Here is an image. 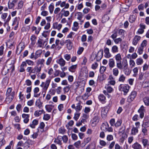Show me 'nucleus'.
Wrapping results in <instances>:
<instances>
[{"label":"nucleus","instance_id":"obj_1","mask_svg":"<svg viewBox=\"0 0 149 149\" xmlns=\"http://www.w3.org/2000/svg\"><path fill=\"white\" fill-rule=\"evenodd\" d=\"M41 70V66L39 67L37 65H36L34 67H28L26 69L27 72L30 74L33 73L36 74L37 73L40 72Z\"/></svg>","mask_w":149,"mask_h":149},{"label":"nucleus","instance_id":"obj_2","mask_svg":"<svg viewBox=\"0 0 149 149\" xmlns=\"http://www.w3.org/2000/svg\"><path fill=\"white\" fill-rule=\"evenodd\" d=\"M128 63L127 60L123 62V64L122 65V68L119 69L120 70H123L125 74L126 75H129L131 72L128 68Z\"/></svg>","mask_w":149,"mask_h":149},{"label":"nucleus","instance_id":"obj_3","mask_svg":"<svg viewBox=\"0 0 149 149\" xmlns=\"http://www.w3.org/2000/svg\"><path fill=\"white\" fill-rule=\"evenodd\" d=\"M115 58L117 68L118 69L122 68V65L123 64V62L122 63V58L120 54L118 53L115 55Z\"/></svg>","mask_w":149,"mask_h":149},{"label":"nucleus","instance_id":"obj_4","mask_svg":"<svg viewBox=\"0 0 149 149\" xmlns=\"http://www.w3.org/2000/svg\"><path fill=\"white\" fill-rule=\"evenodd\" d=\"M25 47L24 43V42H20L18 45L17 47L16 53L18 55L24 49Z\"/></svg>","mask_w":149,"mask_h":149},{"label":"nucleus","instance_id":"obj_5","mask_svg":"<svg viewBox=\"0 0 149 149\" xmlns=\"http://www.w3.org/2000/svg\"><path fill=\"white\" fill-rule=\"evenodd\" d=\"M121 86V85H120L119 86V90L123 91L124 92V95H125L129 91L130 86L128 85L123 86Z\"/></svg>","mask_w":149,"mask_h":149},{"label":"nucleus","instance_id":"obj_6","mask_svg":"<svg viewBox=\"0 0 149 149\" xmlns=\"http://www.w3.org/2000/svg\"><path fill=\"white\" fill-rule=\"evenodd\" d=\"M95 116L91 120V122L93 126H95L99 121V117L97 114H95Z\"/></svg>","mask_w":149,"mask_h":149},{"label":"nucleus","instance_id":"obj_7","mask_svg":"<svg viewBox=\"0 0 149 149\" xmlns=\"http://www.w3.org/2000/svg\"><path fill=\"white\" fill-rule=\"evenodd\" d=\"M137 95L136 92L135 91H132L131 94L128 96L127 98V101L130 102L132 101L136 97Z\"/></svg>","mask_w":149,"mask_h":149},{"label":"nucleus","instance_id":"obj_8","mask_svg":"<svg viewBox=\"0 0 149 149\" xmlns=\"http://www.w3.org/2000/svg\"><path fill=\"white\" fill-rule=\"evenodd\" d=\"M51 80L50 79H48L47 80L46 82L45 86L43 88L42 93H44L43 94V97H44L45 96L46 91L47 89L49 86Z\"/></svg>","mask_w":149,"mask_h":149},{"label":"nucleus","instance_id":"obj_9","mask_svg":"<svg viewBox=\"0 0 149 149\" xmlns=\"http://www.w3.org/2000/svg\"><path fill=\"white\" fill-rule=\"evenodd\" d=\"M104 56L107 58H109L112 56L111 54L109 52V49L107 48H104Z\"/></svg>","mask_w":149,"mask_h":149},{"label":"nucleus","instance_id":"obj_10","mask_svg":"<svg viewBox=\"0 0 149 149\" xmlns=\"http://www.w3.org/2000/svg\"><path fill=\"white\" fill-rule=\"evenodd\" d=\"M103 50L102 49L100 50L96 55L95 58L97 60H100L103 56Z\"/></svg>","mask_w":149,"mask_h":149},{"label":"nucleus","instance_id":"obj_11","mask_svg":"<svg viewBox=\"0 0 149 149\" xmlns=\"http://www.w3.org/2000/svg\"><path fill=\"white\" fill-rule=\"evenodd\" d=\"M144 107L142 105L138 110V112L140 114V117L141 118H142L144 117Z\"/></svg>","mask_w":149,"mask_h":149},{"label":"nucleus","instance_id":"obj_12","mask_svg":"<svg viewBox=\"0 0 149 149\" xmlns=\"http://www.w3.org/2000/svg\"><path fill=\"white\" fill-rule=\"evenodd\" d=\"M45 41L43 43L42 42V39H39L38 40V42L36 43V45H37V47L39 48H43L44 47V43Z\"/></svg>","mask_w":149,"mask_h":149},{"label":"nucleus","instance_id":"obj_13","mask_svg":"<svg viewBox=\"0 0 149 149\" xmlns=\"http://www.w3.org/2000/svg\"><path fill=\"white\" fill-rule=\"evenodd\" d=\"M13 94H12V95H6V101L7 104L10 103L13 99L14 96L13 95Z\"/></svg>","mask_w":149,"mask_h":149},{"label":"nucleus","instance_id":"obj_14","mask_svg":"<svg viewBox=\"0 0 149 149\" xmlns=\"http://www.w3.org/2000/svg\"><path fill=\"white\" fill-rule=\"evenodd\" d=\"M22 117L23 118H24V122L25 123H27L29 120V115L24 113L22 114Z\"/></svg>","mask_w":149,"mask_h":149},{"label":"nucleus","instance_id":"obj_15","mask_svg":"<svg viewBox=\"0 0 149 149\" xmlns=\"http://www.w3.org/2000/svg\"><path fill=\"white\" fill-rule=\"evenodd\" d=\"M99 100L102 104L105 102L106 97L103 94H101L99 95L98 97Z\"/></svg>","mask_w":149,"mask_h":149},{"label":"nucleus","instance_id":"obj_16","mask_svg":"<svg viewBox=\"0 0 149 149\" xmlns=\"http://www.w3.org/2000/svg\"><path fill=\"white\" fill-rule=\"evenodd\" d=\"M109 65L110 68H113L115 65V62L114 59L112 58H110L109 61Z\"/></svg>","mask_w":149,"mask_h":149},{"label":"nucleus","instance_id":"obj_17","mask_svg":"<svg viewBox=\"0 0 149 149\" xmlns=\"http://www.w3.org/2000/svg\"><path fill=\"white\" fill-rule=\"evenodd\" d=\"M141 39V37L138 36H135L134 37L133 42V44L134 45H136L137 44L138 42Z\"/></svg>","mask_w":149,"mask_h":149},{"label":"nucleus","instance_id":"obj_18","mask_svg":"<svg viewBox=\"0 0 149 149\" xmlns=\"http://www.w3.org/2000/svg\"><path fill=\"white\" fill-rule=\"evenodd\" d=\"M26 62H22V64L20 65V68L19 70L20 72H22L25 71V69L24 67L27 66V64L26 63Z\"/></svg>","mask_w":149,"mask_h":149},{"label":"nucleus","instance_id":"obj_19","mask_svg":"<svg viewBox=\"0 0 149 149\" xmlns=\"http://www.w3.org/2000/svg\"><path fill=\"white\" fill-rule=\"evenodd\" d=\"M57 62L61 66H64L66 63L65 61L62 58L57 60Z\"/></svg>","mask_w":149,"mask_h":149},{"label":"nucleus","instance_id":"obj_20","mask_svg":"<svg viewBox=\"0 0 149 149\" xmlns=\"http://www.w3.org/2000/svg\"><path fill=\"white\" fill-rule=\"evenodd\" d=\"M67 43V47L69 50H70L72 48V42L70 40H66Z\"/></svg>","mask_w":149,"mask_h":149},{"label":"nucleus","instance_id":"obj_21","mask_svg":"<svg viewBox=\"0 0 149 149\" xmlns=\"http://www.w3.org/2000/svg\"><path fill=\"white\" fill-rule=\"evenodd\" d=\"M61 16L63 15L65 17H67L70 14L69 12L68 11L65 10H64V8H63L61 10Z\"/></svg>","mask_w":149,"mask_h":149},{"label":"nucleus","instance_id":"obj_22","mask_svg":"<svg viewBox=\"0 0 149 149\" xmlns=\"http://www.w3.org/2000/svg\"><path fill=\"white\" fill-rule=\"evenodd\" d=\"M12 88H8L7 89L6 95H12V94H13V95H15V91L12 92Z\"/></svg>","mask_w":149,"mask_h":149},{"label":"nucleus","instance_id":"obj_23","mask_svg":"<svg viewBox=\"0 0 149 149\" xmlns=\"http://www.w3.org/2000/svg\"><path fill=\"white\" fill-rule=\"evenodd\" d=\"M132 146L134 149H142L141 145L137 142L134 143Z\"/></svg>","mask_w":149,"mask_h":149},{"label":"nucleus","instance_id":"obj_24","mask_svg":"<svg viewBox=\"0 0 149 149\" xmlns=\"http://www.w3.org/2000/svg\"><path fill=\"white\" fill-rule=\"evenodd\" d=\"M109 127V125L107 123H103L101 127V129L103 131H106Z\"/></svg>","mask_w":149,"mask_h":149},{"label":"nucleus","instance_id":"obj_25","mask_svg":"<svg viewBox=\"0 0 149 149\" xmlns=\"http://www.w3.org/2000/svg\"><path fill=\"white\" fill-rule=\"evenodd\" d=\"M118 48L116 45H113L111 47V51L113 53H117L118 52Z\"/></svg>","mask_w":149,"mask_h":149},{"label":"nucleus","instance_id":"obj_26","mask_svg":"<svg viewBox=\"0 0 149 149\" xmlns=\"http://www.w3.org/2000/svg\"><path fill=\"white\" fill-rule=\"evenodd\" d=\"M108 111V109L107 107H105L103 108L101 111V115L105 116Z\"/></svg>","mask_w":149,"mask_h":149},{"label":"nucleus","instance_id":"obj_27","mask_svg":"<svg viewBox=\"0 0 149 149\" xmlns=\"http://www.w3.org/2000/svg\"><path fill=\"white\" fill-rule=\"evenodd\" d=\"M38 124V121L36 120H34L32 123L30 124V126L32 128H34L35 126Z\"/></svg>","mask_w":149,"mask_h":149},{"label":"nucleus","instance_id":"obj_28","mask_svg":"<svg viewBox=\"0 0 149 149\" xmlns=\"http://www.w3.org/2000/svg\"><path fill=\"white\" fill-rule=\"evenodd\" d=\"M138 132V128L133 127L131 130V134L132 135H135Z\"/></svg>","mask_w":149,"mask_h":149},{"label":"nucleus","instance_id":"obj_29","mask_svg":"<svg viewBox=\"0 0 149 149\" xmlns=\"http://www.w3.org/2000/svg\"><path fill=\"white\" fill-rule=\"evenodd\" d=\"M42 51L40 50H38L36 51L35 54V59H37L42 54Z\"/></svg>","mask_w":149,"mask_h":149},{"label":"nucleus","instance_id":"obj_30","mask_svg":"<svg viewBox=\"0 0 149 149\" xmlns=\"http://www.w3.org/2000/svg\"><path fill=\"white\" fill-rule=\"evenodd\" d=\"M109 19V17L106 14H104L102 18V22L103 23L105 22Z\"/></svg>","mask_w":149,"mask_h":149},{"label":"nucleus","instance_id":"obj_31","mask_svg":"<svg viewBox=\"0 0 149 149\" xmlns=\"http://www.w3.org/2000/svg\"><path fill=\"white\" fill-rule=\"evenodd\" d=\"M136 18V15H130L129 18V22L131 23L134 22Z\"/></svg>","mask_w":149,"mask_h":149},{"label":"nucleus","instance_id":"obj_32","mask_svg":"<svg viewBox=\"0 0 149 149\" xmlns=\"http://www.w3.org/2000/svg\"><path fill=\"white\" fill-rule=\"evenodd\" d=\"M117 32L119 35L121 36V37L124 36L125 31L122 29H120L118 30Z\"/></svg>","mask_w":149,"mask_h":149},{"label":"nucleus","instance_id":"obj_33","mask_svg":"<svg viewBox=\"0 0 149 149\" xmlns=\"http://www.w3.org/2000/svg\"><path fill=\"white\" fill-rule=\"evenodd\" d=\"M44 112L43 110H37L35 111L34 115L36 116H38L41 115Z\"/></svg>","mask_w":149,"mask_h":149},{"label":"nucleus","instance_id":"obj_34","mask_svg":"<svg viewBox=\"0 0 149 149\" xmlns=\"http://www.w3.org/2000/svg\"><path fill=\"white\" fill-rule=\"evenodd\" d=\"M82 107V106L81 105V104L80 103L77 104L75 109L76 112L78 113V112L81 110Z\"/></svg>","mask_w":149,"mask_h":149},{"label":"nucleus","instance_id":"obj_35","mask_svg":"<svg viewBox=\"0 0 149 149\" xmlns=\"http://www.w3.org/2000/svg\"><path fill=\"white\" fill-rule=\"evenodd\" d=\"M36 105L38 107L39 109H40L42 107V103L39 100H37L36 101L35 103Z\"/></svg>","mask_w":149,"mask_h":149},{"label":"nucleus","instance_id":"obj_36","mask_svg":"<svg viewBox=\"0 0 149 149\" xmlns=\"http://www.w3.org/2000/svg\"><path fill=\"white\" fill-rule=\"evenodd\" d=\"M77 67V65H73L70 67L69 68L70 71L74 72L75 69Z\"/></svg>","mask_w":149,"mask_h":149},{"label":"nucleus","instance_id":"obj_37","mask_svg":"<svg viewBox=\"0 0 149 149\" xmlns=\"http://www.w3.org/2000/svg\"><path fill=\"white\" fill-rule=\"evenodd\" d=\"M125 126H122L120 129L119 131V134H123L125 132Z\"/></svg>","mask_w":149,"mask_h":149},{"label":"nucleus","instance_id":"obj_38","mask_svg":"<svg viewBox=\"0 0 149 149\" xmlns=\"http://www.w3.org/2000/svg\"><path fill=\"white\" fill-rule=\"evenodd\" d=\"M143 102L146 105H149V97H146L143 99Z\"/></svg>","mask_w":149,"mask_h":149},{"label":"nucleus","instance_id":"obj_39","mask_svg":"<svg viewBox=\"0 0 149 149\" xmlns=\"http://www.w3.org/2000/svg\"><path fill=\"white\" fill-rule=\"evenodd\" d=\"M61 139V136H58L57 139H56L54 141V142L56 143L57 144L61 145V142L60 139Z\"/></svg>","mask_w":149,"mask_h":149},{"label":"nucleus","instance_id":"obj_40","mask_svg":"<svg viewBox=\"0 0 149 149\" xmlns=\"http://www.w3.org/2000/svg\"><path fill=\"white\" fill-rule=\"evenodd\" d=\"M142 141L144 147H145L147 145H148L149 142L148 139H143Z\"/></svg>","mask_w":149,"mask_h":149},{"label":"nucleus","instance_id":"obj_41","mask_svg":"<svg viewBox=\"0 0 149 149\" xmlns=\"http://www.w3.org/2000/svg\"><path fill=\"white\" fill-rule=\"evenodd\" d=\"M45 61V60L43 59H38L36 61L37 65L38 66L39 64L43 65Z\"/></svg>","mask_w":149,"mask_h":149},{"label":"nucleus","instance_id":"obj_42","mask_svg":"<svg viewBox=\"0 0 149 149\" xmlns=\"http://www.w3.org/2000/svg\"><path fill=\"white\" fill-rule=\"evenodd\" d=\"M143 62V60L141 58H138L136 60V63L138 65L142 64Z\"/></svg>","mask_w":149,"mask_h":149},{"label":"nucleus","instance_id":"obj_43","mask_svg":"<svg viewBox=\"0 0 149 149\" xmlns=\"http://www.w3.org/2000/svg\"><path fill=\"white\" fill-rule=\"evenodd\" d=\"M113 74L115 76H117L118 74L119 71L117 68H115L113 70Z\"/></svg>","mask_w":149,"mask_h":149},{"label":"nucleus","instance_id":"obj_44","mask_svg":"<svg viewBox=\"0 0 149 149\" xmlns=\"http://www.w3.org/2000/svg\"><path fill=\"white\" fill-rule=\"evenodd\" d=\"M51 107H53L54 106L52 105H46L45 107L46 110L48 112H51L52 109V108Z\"/></svg>","mask_w":149,"mask_h":149},{"label":"nucleus","instance_id":"obj_45","mask_svg":"<svg viewBox=\"0 0 149 149\" xmlns=\"http://www.w3.org/2000/svg\"><path fill=\"white\" fill-rule=\"evenodd\" d=\"M24 62H26V63L27 64L29 65H33L34 64V62L30 60H26Z\"/></svg>","mask_w":149,"mask_h":149},{"label":"nucleus","instance_id":"obj_46","mask_svg":"<svg viewBox=\"0 0 149 149\" xmlns=\"http://www.w3.org/2000/svg\"><path fill=\"white\" fill-rule=\"evenodd\" d=\"M106 68L104 66H101L100 69V72L101 74H103L105 71Z\"/></svg>","mask_w":149,"mask_h":149},{"label":"nucleus","instance_id":"obj_47","mask_svg":"<svg viewBox=\"0 0 149 149\" xmlns=\"http://www.w3.org/2000/svg\"><path fill=\"white\" fill-rule=\"evenodd\" d=\"M125 77L123 74H122L119 78L118 81L120 82H123L125 81Z\"/></svg>","mask_w":149,"mask_h":149},{"label":"nucleus","instance_id":"obj_48","mask_svg":"<svg viewBox=\"0 0 149 149\" xmlns=\"http://www.w3.org/2000/svg\"><path fill=\"white\" fill-rule=\"evenodd\" d=\"M106 88L107 91L109 93H111L113 91V88L109 86V85H107L105 87Z\"/></svg>","mask_w":149,"mask_h":149},{"label":"nucleus","instance_id":"obj_49","mask_svg":"<svg viewBox=\"0 0 149 149\" xmlns=\"http://www.w3.org/2000/svg\"><path fill=\"white\" fill-rule=\"evenodd\" d=\"M19 18H17L16 17L14 20L12 25H15L19 24Z\"/></svg>","mask_w":149,"mask_h":149},{"label":"nucleus","instance_id":"obj_50","mask_svg":"<svg viewBox=\"0 0 149 149\" xmlns=\"http://www.w3.org/2000/svg\"><path fill=\"white\" fill-rule=\"evenodd\" d=\"M77 113H74V119L76 120V121H77L78 119L79 118L80 116V113H77Z\"/></svg>","mask_w":149,"mask_h":149},{"label":"nucleus","instance_id":"obj_51","mask_svg":"<svg viewBox=\"0 0 149 149\" xmlns=\"http://www.w3.org/2000/svg\"><path fill=\"white\" fill-rule=\"evenodd\" d=\"M77 16V19L79 20H81L82 18V13L81 12H78L76 13Z\"/></svg>","mask_w":149,"mask_h":149},{"label":"nucleus","instance_id":"obj_52","mask_svg":"<svg viewBox=\"0 0 149 149\" xmlns=\"http://www.w3.org/2000/svg\"><path fill=\"white\" fill-rule=\"evenodd\" d=\"M50 118V116L48 114H45L44 115L43 119L44 120H47Z\"/></svg>","mask_w":149,"mask_h":149},{"label":"nucleus","instance_id":"obj_53","mask_svg":"<svg viewBox=\"0 0 149 149\" xmlns=\"http://www.w3.org/2000/svg\"><path fill=\"white\" fill-rule=\"evenodd\" d=\"M122 123V121L120 120H118L115 123L114 126L116 127L120 126Z\"/></svg>","mask_w":149,"mask_h":149},{"label":"nucleus","instance_id":"obj_54","mask_svg":"<svg viewBox=\"0 0 149 149\" xmlns=\"http://www.w3.org/2000/svg\"><path fill=\"white\" fill-rule=\"evenodd\" d=\"M64 57L67 61H69L71 58L70 55L68 54H65L64 56Z\"/></svg>","mask_w":149,"mask_h":149},{"label":"nucleus","instance_id":"obj_55","mask_svg":"<svg viewBox=\"0 0 149 149\" xmlns=\"http://www.w3.org/2000/svg\"><path fill=\"white\" fill-rule=\"evenodd\" d=\"M107 139L109 141L113 140V136L111 135H108L107 137Z\"/></svg>","mask_w":149,"mask_h":149},{"label":"nucleus","instance_id":"obj_56","mask_svg":"<svg viewBox=\"0 0 149 149\" xmlns=\"http://www.w3.org/2000/svg\"><path fill=\"white\" fill-rule=\"evenodd\" d=\"M122 40V39L120 38H116L113 40V41L116 44H118L119 42H121Z\"/></svg>","mask_w":149,"mask_h":149},{"label":"nucleus","instance_id":"obj_57","mask_svg":"<svg viewBox=\"0 0 149 149\" xmlns=\"http://www.w3.org/2000/svg\"><path fill=\"white\" fill-rule=\"evenodd\" d=\"M52 57H49L47 59V61L46 62V64L47 65H49L52 61Z\"/></svg>","mask_w":149,"mask_h":149},{"label":"nucleus","instance_id":"obj_58","mask_svg":"<svg viewBox=\"0 0 149 149\" xmlns=\"http://www.w3.org/2000/svg\"><path fill=\"white\" fill-rule=\"evenodd\" d=\"M143 48H143L142 47L140 46L139 47L137 52L139 54H142Z\"/></svg>","mask_w":149,"mask_h":149},{"label":"nucleus","instance_id":"obj_59","mask_svg":"<svg viewBox=\"0 0 149 149\" xmlns=\"http://www.w3.org/2000/svg\"><path fill=\"white\" fill-rule=\"evenodd\" d=\"M147 45V42L146 40H144L141 43L140 46L144 48Z\"/></svg>","mask_w":149,"mask_h":149},{"label":"nucleus","instance_id":"obj_60","mask_svg":"<svg viewBox=\"0 0 149 149\" xmlns=\"http://www.w3.org/2000/svg\"><path fill=\"white\" fill-rule=\"evenodd\" d=\"M144 74V80L148 79L149 76V72H146L145 73H143Z\"/></svg>","mask_w":149,"mask_h":149},{"label":"nucleus","instance_id":"obj_61","mask_svg":"<svg viewBox=\"0 0 149 149\" xmlns=\"http://www.w3.org/2000/svg\"><path fill=\"white\" fill-rule=\"evenodd\" d=\"M34 103V101L33 100H31L28 101L27 102L28 105L31 106L33 105Z\"/></svg>","mask_w":149,"mask_h":149},{"label":"nucleus","instance_id":"obj_62","mask_svg":"<svg viewBox=\"0 0 149 149\" xmlns=\"http://www.w3.org/2000/svg\"><path fill=\"white\" fill-rule=\"evenodd\" d=\"M109 123L111 126H114L115 123V119L114 118L111 119L110 120Z\"/></svg>","mask_w":149,"mask_h":149},{"label":"nucleus","instance_id":"obj_63","mask_svg":"<svg viewBox=\"0 0 149 149\" xmlns=\"http://www.w3.org/2000/svg\"><path fill=\"white\" fill-rule=\"evenodd\" d=\"M84 50V48L83 47H79L77 52V53L79 54H81Z\"/></svg>","mask_w":149,"mask_h":149},{"label":"nucleus","instance_id":"obj_64","mask_svg":"<svg viewBox=\"0 0 149 149\" xmlns=\"http://www.w3.org/2000/svg\"><path fill=\"white\" fill-rule=\"evenodd\" d=\"M48 14V13L47 11L43 10L41 13V15L43 16H46Z\"/></svg>","mask_w":149,"mask_h":149}]
</instances>
